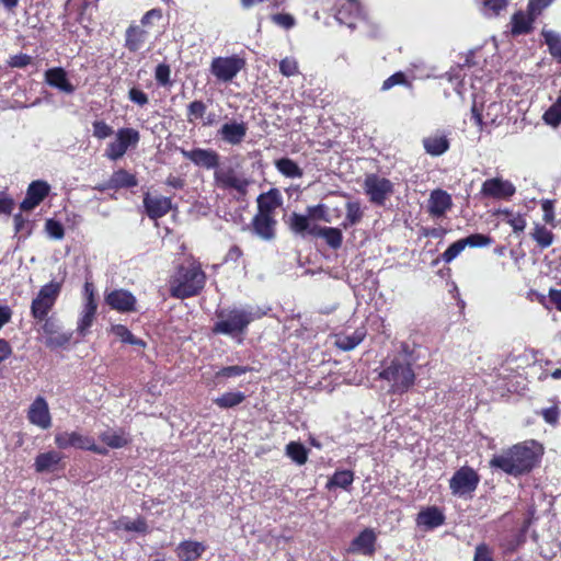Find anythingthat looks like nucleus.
Listing matches in <instances>:
<instances>
[{
  "instance_id": "obj_1",
  "label": "nucleus",
  "mask_w": 561,
  "mask_h": 561,
  "mask_svg": "<svg viewBox=\"0 0 561 561\" xmlns=\"http://www.w3.org/2000/svg\"><path fill=\"white\" fill-rule=\"evenodd\" d=\"M543 447L535 439L517 443L493 455L489 465L512 477L529 473L540 462Z\"/></svg>"
},
{
  "instance_id": "obj_2",
  "label": "nucleus",
  "mask_w": 561,
  "mask_h": 561,
  "mask_svg": "<svg viewBox=\"0 0 561 561\" xmlns=\"http://www.w3.org/2000/svg\"><path fill=\"white\" fill-rule=\"evenodd\" d=\"M206 273L197 261L180 264L169 280L172 298L186 299L199 295L206 284Z\"/></svg>"
},
{
  "instance_id": "obj_3",
  "label": "nucleus",
  "mask_w": 561,
  "mask_h": 561,
  "mask_svg": "<svg viewBox=\"0 0 561 561\" xmlns=\"http://www.w3.org/2000/svg\"><path fill=\"white\" fill-rule=\"evenodd\" d=\"M378 378L390 385L389 393L403 394L414 386L416 376L410 359L397 354L380 363Z\"/></svg>"
},
{
  "instance_id": "obj_4",
  "label": "nucleus",
  "mask_w": 561,
  "mask_h": 561,
  "mask_svg": "<svg viewBox=\"0 0 561 561\" xmlns=\"http://www.w3.org/2000/svg\"><path fill=\"white\" fill-rule=\"evenodd\" d=\"M216 318L211 328L214 334L238 339L247 333L249 325L260 316H255L251 310L233 307L217 310Z\"/></svg>"
},
{
  "instance_id": "obj_5",
  "label": "nucleus",
  "mask_w": 561,
  "mask_h": 561,
  "mask_svg": "<svg viewBox=\"0 0 561 561\" xmlns=\"http://www.w3.org/2000/svg\"><path fill=\"white\" fill-rule=\"evenodd\" d=\"M61 287L62 282L54 280L41 287L31 304V314L36 321L42 322L48 317L60 295Z\"/></svg>"
},
{
  "instance_id": "obj_6",
  "label": "nucleus",
  "mask_w": 561,
  "mask_h": 561,
  "mask_svg": "<svg viewBox=\"0 0 561 561\" xmlns=\"http://www.w3.org/2000/svg\"><path fill=\"white\" fill-rule=\"evenodd\" d=\"M140 141V133L131 127H122L115 133V139L106 145L104 156L111 161L122 159L128 149H135Z\"/></svg>"
},
{
  "instance_id": "obj_7",
  "label": "nucleus",
  "mask_w": 561,
  "mask_h": 561,
  "mask_svg": "<svg viewBox=\"0 0 561 561\" xmlns=\"http://www.w3.org/2000/svg\"><path fill=\"white\" fill-rule=\"evenodd\" d=\"M247 60L239 55L213 58L209 71L219 82H231L237 75L245 69Z\"/></svg>"
},
{
  "instance_id": "obj_8",
  "label": "nucleus",
  "mask_w": 561,
  "mask_h": 561,
  "mask_svg": "<svg viewBox=\"0 0 561 561\" xmlns=\"http://www.w3.org/2000/svg\"><path fill=\"white\" fill-rule=\"evenodd\" d=\"M480 474L470 466H462L449 480L451 494L458 497H471L480 483Z\"/></svg>"
},
{
  "instance_id": "obj_9",
  "label": "nucleus",
  "mask_w": 561,
  "mask_h": 561,
  "mask_svg": "<svg viewBox=\"0 0 561 561\" xmlns=\"http://www.w3.org/2000/svg\"><path fill=\"white\" fill-rule=\"evenodd\" d=\"M363 188L369 202L377 206H385L386 201L394 192V185L389 179L374 173L366 175Z\"/></svg>"
},
{
  "instance_id": "obj_10",
  "label": "nucleus",
  "mask_w": 561,
  "mask_h": 561,
  "mask_svg": "<svg viewBox=\"0 0 561 561\" xmlns=\"http://www.w3.org/2000/svg\"><path fill=\"white\" fill-rule=\"evenodd\" d=\"M55 445L59 449H68L75 447L82 450H89L98 455H106L107 449L100 447L91 436H85L79 432H60L55 435Z\"/></svg>"
},
{
  "instance_id": "obj_11",
  "label": "nucleus",
  "mask_w": 561,
  "mask_h": 561,
  "mask_svg": "<svg viewBox=\"0 0 561 561\" xmlns=\"http://www.w3.org/2000/svg\"><path fill=\"white\" fill-rule=\"evenodd\" d=\"M214 181L217 187L221 190H234L240 195H245L250 185V181L239 175L231 167H218L214 172Z\"/></svg>"
},
{
  "instance_id": "obj_12",
  "label": "nucleus",
  "mask_w": 561,
  "mask_h": 561,
  "mask_svg": "<svg viewBox=\"0 0 561 561\" xmlns=\"http://www.w3.org/2000/svg\"><path fill=\"white\" fill-rule=\"evenodd\" d=\"M104 302L115 311L121 313L135 312L137 310V299L134 294L127 289H113L104 295Z\"/></svg>"
},
{
  "instance_id": "obj_13",
  "label": "nucleus",
  "mask_w": 561,
  "mask_h": 561,
  "mask_svg": "<svg viewBox=\"0 0 561 561\" xmlns=\"http://www.w3.org/2000/svg\"><path fill=\"white\" fill-rule=\"evenodd\" d=\"M181 154L194 163L196 167L204 168L207 170H216L219 167L220 156L213 149L194 148L186 150L180 148Z\"/></svg>"
},
{
  "instance_id": "obj_14",
  "label": "nucleus",
  "mask_w": 561,
  "mask_h": 561,
  "mask_svg": "<svg viewBox=\"0 0 561 561\" xmlns=\"http://www.w3.org/2000/svg\"><path fill=\"white\" fill-rule=\"evenodd\" d=\"M50 185L43 180H36L28 184L25 198L20 203L21 211L35 209L49 194Z\"/></svg>"
},
{
  "instance_id": "obj_15",
  "label": "nucleus",
  "mask_w": 561,
  "mask_h": 561,
  "mask_svg": "<svg viewBox=\"0 0 561 561\" xmlns=\"http://www.w3.org/2000/svg\"><path fill=\"white\" fill-rule=\"evenodd\" d=\"M142 205L145 213L151 220L164 217L172 209V198L165 196H153L149 192L144 194Z\"/></svg>"
},
{
  "instance_id": "obj_16",
  "label": "nucleus",
  "mask_w": 561,
  "mask_h": 561,
  "mask_svg": "<svg viewBox=\"0 0 561 561\" xmlns=\"http://www.w3.org/2000/svg\"><path fill=\"white\" fill-rule=\"evenodd\" d=\"M150 34L142 26L131 23L125 31L124 47L130 54L140 53L149 43Z\"/></svg>"
},
{
  "instance_id": "obj_17",
  "label": "nucleus",
  "mask_w": 561,
  "mask_h": 561,
  "mask_svg": "<svg viewBox=\"0 0 561 561\" xmlns=\"http://www.w3.org/2000/svg\"><path fill=\"white\" fill-rule=\"evenodd\" d=\"M27 420L31 424L43 430L51 426V415L46 399L42 396L35 398L27 411Z\"/></svg>"
},
{
  "instance_id": "obj_18",
  "label": "nucleus",
  "mask_w": 561,
  "mask_h": 561,
  "mask_svg": "<svg viewBox=\"0 0 561 561\" xmlns=\"http://www.w3.org/2000/svg\"><path fill=\"white\" fill-rule=\"evenodd\" d=\"M335 19L347 26H354L363 14L359 0H336Z\"/></svg>"
},
{
  "instance_id": "obj_19",
  "label": "nucleus",
  "mask_w": 561,
  "mask_h": 561,
  "mask_svg": "<svg viewBox=\"0 0 561 561\" xmlns=\"http://www.w3.org/2000/svg\"><path fill=\"white\" fill-rule=\"evenodd\" d=\"M137 185L138 180L135 174L125 169H118L112 173L106 182L96 185L94 188L99 192H105L108 190L133 188Z\"/></svg>"
},
{
  "instance_id": "obj_20",
  "label": "nucleus",
  "mask_w": 561,
  "mask_h": 561,
  "mask_svg": "<svg viewBox=\"0 0 561 561\" xmlns=\"http://www.w3.org/2000/svg\"><path fill=\"white\" fill-rule=\"evenodd\" d=\"M277 220L273 216L255 214L250 224L253 234L264 241H272L276 237Z\"/></svg>"
},
{
  "instance_id": "obj_21",
  "label": "nucleus",
  "mask_w": 561,
  "mask_h": 561,
  "mask_svg": "<svg viewBox=\"0 0 561 561\" xmlns=\"http://www.w3.org/2000/svg\"><path fill=\"white\" fill-rule=\"evenodd\" d=\"M481 195L496 199L510 198L515 194L514 185L500 178L485 180L481 186Z\"/></svg>"
},
{
  "instance_id": "obj_22",
  "label": "nucleus",
  "mask_w": 561,
  "mask_h": 561,
  "mask_svg": "<svg viewBox=\"0 0 561 561\" xmlns=\"http://www.w3.org/2000/svg\"><path fill=\"white\" fill-rule=\"evenodd\" d=\"M284 199L280 191L276 187L261 193L256 198V214L273 216L276 218V210L283 206Z\"/></svg>"
},
{
  "instance_id": "obj_23",
  "label": "nucleus",
  "mask_w": 561,
  "mask_h": 561,
  "mask_svg": "<svg viewBox=\"0 0 561 561\" xmlns=\"http://www.w3.org/2000/svg\"><path fill=\"white\" fill-rule=\"evenodd\" d=\"M64 458L65 456L60 451L48 450L39 453L35 457L33 466L37 473L54 472L65 468Z\"/></svg>"
},
{
  "instance_id": "obj_24",
  "label": "nucleus",
  "mask_w": 561,
  "mask_h": 561,
  "mask_svg": "<svg viewBox=\"0 0 561 561\" xmlns=\"http://www.w3.org/2000/svg\"><path fill=\"white\" fill-rule=\"evenodd\" d=\"M376 541L375 531L371 528H365L351 541L348 551L371 557L376 551Z\"/></svg>"
},
{
  "instance_id": "obj_25",
  "label": "nucleus",
  "mask_w": 561,
  "mask_h": 561,
  "mask_svg": "<svg viewBox=\"0 0 561 561\" xmlns=\"http://www.w3.org/2000/svg\"><path fill=\"white\" fill-rule=\"evenodd\" d=\"M446 517L443 511L437 506H427L422 508L415 518V523L419 527L425 530L435 529L445 524Z\"/></svg>"
},
{
  "instance_id": "obj_26",
  "label": "nucleus",
  "mask_w": 561,
  "mask_h": 561,
  "mask_svg": "<svg viewBox=\"0 0 561 561\" xmlns=\"http://www.w3.org/2000/svg\"><path fill=\"white\" fill-rule=\"evenodd\" d=\"M42 322V332L46 336L45 344L48 347H61L70 342L71 333H60L58 325L51 318L47 317Z\"/></svg>"
},
{
  "instance_id": "obj_27",
  "label": "nucleus",
  "mask_w": 561,
  "mask_h": 561,
  "mask_svg": "<svg viewBox=\"0 0 561 561\" xmlns=\"http://www.w3.org/2000/svg\"><path fill=\"white\" fill-rule=\"evenodd\" d=\"M453 206L451 196L444 190H434L428 199V213L434 218H439Z\"/></svg>"
},
{
  "instance_id": "obj_28",
  "label": "nucleus",
  "mask_w": 561,
  "mask_h": 561,
  "mask_svg": "<svg viewBox=\"0 0 561 561\" xmlns=\"http://www.w3.org/2000/svg\"><path fill=\"white\" fill-rule=\"evenodd\" d=\"M45 82L67 94H72L76 90V87L68 79L67 71L61 67L47 69L45 71Z\"/></svg>"
},
{
  "instance_id": "obj_29",
  "label": "nucleus",
  "mask_w": 561,
  "mask_h": 561,
  "mask_svg": "<svg viewBox=\"0 0 561 561\" xmlns=\"http://www.w3.org/2000/svg\"><path fill=\"white\" fill-rule=\"evenodd\" d=\"M248 127L244 122H230L225 123L220 129H218L217 135L225 142L230 144L232 146L239 145L243 141L247 136Z\"/></svg>"
},
{
  "instance_id": "obj_30",
  "label": "nucleus",
  "mask_w": 561,
  "mask_h": 561,
  "mask_svg": "<svg viewBox=\"0 0 561 561\" xmlns=\"http://www.w3.org/2000/svg\"><path fill=\"white\" fill-rule=\"evenodd\" d=\"M422 144L425 152L433 157L444 154L450 147L449 139L445 133L440 130H436L427 137H424Z\"/></svg>"
},
{
  "instance_id": "obj_31",
  "label": "nucleus",
  "mask_w": 561,
  "mask_h": 561,
  "mask_svg": "<svg viewBox=\"0 0 561 561\" xmlns=\"http://www.w3.org/2000/svg\"><path fill=\"white\" fill-rule=\"evenodd\" d=\"M536 19L526 10H517L511 18V34L513 36L527 35L533 33Z\"/></svg>"
},
{
  "instance_id": "obj_32",
  "label": "nucleus",
  "mask_w": 561,
  "mask_h": 561,
  "mask_svg": "<svg viewBox=\"0 0 561 561\" xmlns=\"http://www.w3.org/2000/svg\"><path fill=\"white\" fill-rule=\"evenodd\" d=\"M205 551L206 546L195 540H183L175 549L180 561H197Z\"/></svg>"
},
{
  "instance_id": "obj_33",
  "label": "nucleus",
  "mask_w": 561,
  "mask_h": 561,
  "mask_svg": "<svg viewBox=\"0 0 561 561\" xmlns=\"http://www.w3.org/2000/svg\"><path fill=\"white\" fill-rule=\"evenodd\" d=\"M529 522L525 520L524 525L514 534L503 536L500 539V547L504 553H514L526 541V534L528 531Z\"/></svg>"
},
{
  "instance_id": "obj_34",
  "label": "nucleus",
  "mask_w": 561,
  "mask_h": 561,
  "mask_svg": "<svg viewBox=\"0 0 561 561\" xmlns=\"http://www.w3.org/2000/svg\"><path fill=\"white\" fill-rule=\"evenodd\" d=\"M311 236L323 238L325 243L334 250L340 249L343 243L342 230L335 227H320L313 225Z\"/></svg>"
},
{
  "instance_id": "obj_35",
  "label": "nucleus",
  "mask_w": 561,
  "mask_h": 561,
  "mask_svg": "<svg viewBox=\"0 0 561 561\" xmlns=\"http://www.w3.org/2000/svg\"><path fill=\"white\" fill-rule=\"evenodd\" d=\"M98 311V305H83L77 323V332L84 337L90 333Z\"/></svg>"
},
{
  "instance_id": "obj_36",
  "label": "nucleus",
  "mask_w": 561,
  "mask_h": 561,
  "mask_svg": "<svg viewBox=\"0 0 561 561\" xmlns=\"http://www.w3.org/2000/svg\"><path fill=\"white\" fill-rule=\"evenodd\" d=\"M100 439L113 449L123 448L129 445L131 440L123 428H119L116 432H103L100 435Z\"/></svg>"
},
{
  "instance_id": "obj_37",
  "label": "nucleus",
  "mask_w": 561,
  "mask_h": 561,
  "mask_svg": "<svg viewBox=\"0 0 561 561\" xmlns=\"http://www.w3.org/2000/svg\"><path fill=\"white\" fill-rule=\"evenodd\" d=\"M274 164L277 171L286 178L299 179L304 175L302 169L290 158L277 159Z\"/></svg>"
},
{
  "instance_id": "obj_38",
  "label": "nucleus",
  "mask_w": 561,
  "mask_h": 561,
  "mask_svg": "<svg viewBox=\"0 0 561 561\" xmlns=\"http://www.w3.org/2000/svg\"><path fill=\"white\" fill-rule=\"evenodd\" d=\"M530 237L541 250L549 248L554 239L552 231L539 222L534 224Z\"/></svg>"
},
{
  "instance_id": "obj_39",
  "label": "nucleus",
  "mask_w": 561,
  "mask_h": 561,
  "mask_svg": "<svg viewBox=\"0 0 561 561\" xmlns=\"http://www.w3.org/2000/svg\"><path fill=\"white\" fill-rule=\"evenodd\" d=\"M312 226L307 215L293 213L289 218V229L300 236H311Z\"/></svg>"
},
{
  "instance_id": "obj_40",
  "label": "nucleus",
  "mask_w": 561,
  "mask_h": 561,
  "mask_svg": "<svg viewBox=\"0 0 561 561\" xmlns=\"http://www.w3.org/2000/svg\"><path fill=\"white\" fill-rule=\"evenodd\" d=\"M541 35L548 46L549 54L561 64V35L554 31L543 30Z\"/></svg>"
},
{
  "instance_id": "obj_41",
  "label": "nucleus",
  "mask_w": 561,
  "mask_h": 561,
  "mask_svg": "<svg viewBox=\"0 0 561 561\" xmlns=\"http://www.w3.org/2000/svg\"><path fill=\"white\" fill-rule=\"evenodd\" d=\"M245 400V394L241 391H227L220 397L214 399V403L220 409H231L241 404Z\"/></svg>"
},
{
  "instance_id": "obj_42",
  "label": "nucleus",
  "mask_w": 561,
  "mask_h": 561,
  "mask_svg": "<svg viewBox=\"0 0 561 561\" xmlns=\"http://www.w3.org/2000/svg\"><path fill=\"white\" fill-rule=\"evenodd\" d=\"M364 337L365 332L356 330L351 335H337L334 344L339 350L348 352L354 350L364 340Z\"/></svg>"
},
{
  "instance_id": "obj_43",
  "label": "nucleus",
  "mask_w": 561,
  "mask_h": 561,
  "mask_svg": "<svg viewBox=\"0 0 561 561\" xmlns=\"http://www.w3.org/2000/svg\"><path fill=\"white\" fill-rule=\"evenodd\" d=\"M14 233L19 234V239H27L34 229V222L24 217L22 211L13 215Z\"/></svg>"
},
{
  "instance_id": "obj_44",
  "label": "nucleus",
  "mask_w": 561,
  "mask_h": 561,
  "mask_svg": "<svg viewBox=\"0 0 561 561\" xmlns=\"http://www.w3.org/2000/svg\"><path fill=\"white\" fill-rule=\"evenodd\" d=\"M285 451L286 455L299 466L308 461V449L299 442H289L286 445Z\"/></svg>"
},
{
  "instance_id": "obj_45",
  "label": "nucleus",
  "mask_w": 561,
  "mask_h": 561,
  "mask_svg": "<svg viewBox=\"0 0 561 561\" xmlns=\"http://www.w3.org/2000/svg\"><path fill=\"white\" fill-rule=\"evenodd\" d=\"M354 481V472L352 470H336L329 479L327 486L341 488L346 490Z\"/></svg>"
},
{
  "instance_id": "obj_46",
  "label": "nucleus",
  "mask_w": 561,
  "mask_h": 561,
  "mask_svg": "<svg viewBox=\"0 0 561 561\" xmlns=\"http://www.w3.org/2000/svg\"><path fill=\"white\" fill-rule=\"evenodd\" d=\"M363 216L364 213L362 210L359 202H348L346 204V216L341 226L344 229L355 226L363 219Z\"/></svg>"
},
{
  "instance_id": "obj_47",
  "label": "nucleus",
  "mask_w": 561,
  "mask_h": 561,
  "mask_svg": "<svg viewBox=\"0 0 561 561\" xmlns=\"http://www.w3.org/2000/svg\"><path fill=\"white\" fill-rule=\"evenodd\" d=\"M112 332L117 337H119L123 343H127V344L136 345V346H140V347H145L146 346V342L144 340L135 336L130 332V330L126 325H124V324H115V325H113L112 327Z\"/></svg>"
},
{
  "instance_id": "obj_48",
  "label": "nucleus",
  "mask_w": 561,
  "mask_h": 561,
  "mask_svg": "<svg viewBox=\"0 0 561 561\" xmlns=\"http://www.w3.org/2000/svg\"><path fill=\"white\" fill-rule=\"evenodd\" d=\"M207 106L204 101L195 100L192 101L186 107V118L188 123H195L197 119H202L206 114Z\"/></svg>"
},
{
  "instance_id": "obj_49",
  "label": "nucleus",
  "mask_w": 561,
  "mask_h": 561,
  "mask_svg": "<svg viewBox=\"0 0 561 561\" xmlns=\"http://www.w3.org/2000/svg\"><path fill=\"white\" fill-rule=\"evenodd\" d=\"M546 124L557 127L561 124V95L558 100L543 113L542 116Z\"/></svg>"
},
{
  "instance_id": "obj_50",
  "label": "nucleus",
  "mask_w": 561,
  "mask_h": 561,
  "mask_svg": "<svg viewBox=\"0 0 561 561\" xmlns=\"http://www.w3.org/2000/svg\"><path fill=\"white\" fill-rule=\"evenodd\" d=\"M154 79L157 84L163 88L171 87L173 81L171 80V67L167 62H160L154 69Z\"/></svg>"
},
{
  "instance_id": "obj_51",
  "label": "nucleus",
  "mask_w": 561,
  "mask_h": 561,
  "mask_svg": "<svg viewBox=\"0 0 561 561\" xmlns=\"http://www.w3.org/2000/svg\"><path fill=\"white\" fill-rule=\"evenodd\" d=\"M537 414L540 415L548 425L556 427L559 424L561 412L558 402H554L553 405L541 409Z\"/></svg>"
},
{
  "instance_id": "obj_52",
  "label": "nucleus",
  "mask_w": 561,
  "mask_h": 561,
  "mask_svg": "<svg viewBox=\"0 0 561 561\" xmlns=\"http://www.w3.org/2000/svg\"><path fill=\"white\" fill-rule=\"evenodd\" d=\"M465 247L470 248H483L489 247L493 243V238L488 234L472 233L466 238H462Z\"/></svg>"
},
{
  "instance_id": "obj_53",
  "label": "nucleus",
  "mask_w": 561,
  "mask_h": 561,
  "mask_svg": "<svg viewBox=\"0 0 561 561\" xmlns=\"http://www.w3.org/2000/svg\"><path fill=\"white\" fill-rule=\"evenodd\" d=\"M511 0H483L482 7L485 13H491L493 16H497L506 10Z\"/></svg>"
},
{
  "instance_id": "obj_54",
  "label": "nucleus",
  "mask_w": 561,
  "mask_h": 561,
  "mask_svg": "<svg viewBox=\"0 0 561 561\" xmlns=\"http://www.w3.org/2000/svg\"><path fill=\"white\" fill-rule=\"evenodd\" d=\"M251 370H252V368L249 366H240V365L226 366L216 373V378L238 377V376L244 375Z\"/></svg>"
},
{
  "instance_id": "obj_55",
  "label": "nucleus",
  "mask_w": 561,
  "mask_h": 561,
  "mask_svg": "<svg viewBox=\"0 0 561 561\" xmlns=\"http://www.w3.org/2000/svg\"><path fill=\"white\" fill-rule=\"evenodd\" d=\"M465 243L462 239H459L451 243L440 255V260L445 263H450L455 260L463 250Z\"/></svg>"
},
{
  "instance_id": "obj_56",
  "label": "nucleus",
  "mask_w": 561,
  "mask_h": 561,
  "mask_svg": "<svg viewBox=\"0 0 561 561\" xmlns=\"http://www.w3.org/2000/svg\"><path fill=\"white\" fill-rule=\"evenodd\" d=\"M554 0H528L526 11L536 20Z\"/></svg>"
},
{
  "instance_id": "obj_57",
  "label": "nucleus",
  "mask_w": 561,
  "mask_h": 561,
  "mask_svg": "<svg viewBox=\"0 0 561 561\" xmlns=\"http://www.w3.org/2000/svg\"><path fill=\"white\" fill-rule=\"evenodd\" d=\"M45 231L55 240H61L65 237V228L58 220L49 218L45 222Z\"/></svg>"
},
{
  "instance_id": "obj_58",
  "label": "nucleus",
  "mask_w": 561,
  "mask_h": 561,
  "mask_svg": "<svg viewBox=\"0 0 561 561\" xmlns=\"http://www.w3.org/2000/svg\"><path fill=\"white\" fill-rule=\"evenodd\" d=\"M410 85V82L408 81V78L404 72L397 71L393 75H391L389 78H387L381 85L382 91L390 90L394 85Z\"/></svg>"
},
{
  "instance_id": "obj_59",
  "label": "nucleus",
  "mask_w": 561,
  "mask_h": 561,
  "mask_svg": "<svg viewBox=\"0 0 561 561\" xmlns=\"http://www.w3.org/2000/svg\"><path fill=\"white\" fill-rule=\"evenodd\" d=\"M93 136L98 139H105L113 135L114 130L105 121H94L92 123Z\"/></svg>"
},
{
  "instance_id": "obj_60",
  "label": "nucleus",
  "mask_w": 561,
  "mask_h": 561,
  "mask_svg": "<svg viewBox=\"0 0 561 561\" xmlns=\"http://www.w3.org/2000/svg\"><path fill=\"white\" fill-rule=\"evenodd\" d=\"M307 216L310 219L322 220V221H325V222L330 221V218L328 216V208L323 204H318V205H314V206H309L307 208Z\"/></svg>"
},
{
  "instance_id": "obj_61",
  "label": "nucleus",
  "mask_w": 561,
  "mask_h": 561,
  "mask_svg": "<svg viewBox=\"0 0 561 561\" xmlns=\"http://www.w3.org/2000/svg\"><path fill=\"white\" fill-rule=\"evenodd\" d=\"M279 72L285 77H291L299 72L298 62L295 58L286 57L279 62Z\"/></svg>"
},
{
  "instance_id": "obj_62",
  "label": "nucleus",
  "mask_w": 561,
  "mask_h": 561,
  "mask_svg": "<svg viewBox=\"0 0 561 561\" xmlns=\"http://www.w3.org/2000/svg\"><path fill=\"white\" fill-rule=\"evenodd\" d=\"M554 199H542L541 201V209L543 211L542 220L545 224L554 226Z\"/></svg>"
},
{
  "instance_id": "obj_63",
  "label": "nucleus",
  "mask_w": 561,
  "mask_h": 561,
  "mask_svg": "<svg viewBox=\"0 0 561 561\" xmlns=\"http://www.w3.org/2000/svg\"><path fill=\"white\" fill-rule=\"evenodd\" d=\"M504 214L510 217L506 220V222L512 227V229L515 233L523 232L525 230L526 219L524 218L523 215H520V214L513 215L508 210H505Z\"/></svg>"
},
{
  "instance_id": "obj_64",
  "label": "nucleus",
  "mask_w": 561,
  "mask_h": 561,
  "mask_svg": "<svg viewBox=\"0 0 561 561\" xmlns=\"http://www.w3.org/2000/svg\"><path fill=\"white\" fill-rule=\"evenodd\" d=\"M473 561H494L492 549L485 542L477 545Z\"/></svg>"
}]
</instances>
